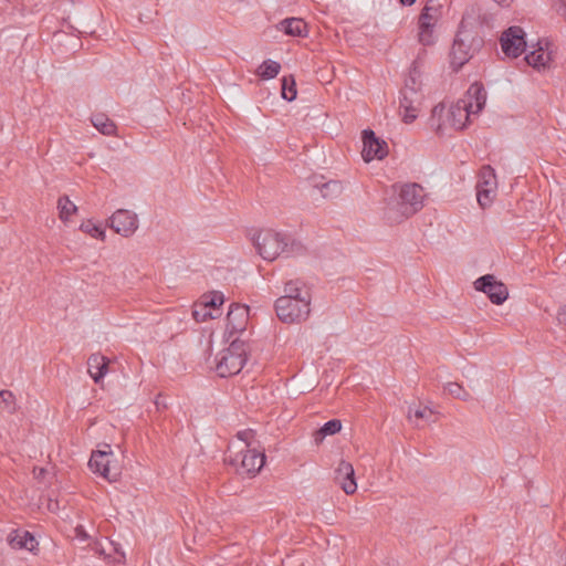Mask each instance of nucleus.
I'll return each mask as SVG.
<instances>
[{
  "instance_id": "obj_1",
  "label": "nucleus",
  "mask_w": 566,
  "mask_h": 566,
  "mask_svg": "<svg viewBox=\"0 0 566 566\" xmlns=\"http://www.w3.org/2000/svg\"><path fill=\"white\" fill-rule=\"evenodd\" d=\"M258 253L266 261H274L279 256L292 258L303 255L306 251L304 244L292 235L271 229L258 231L252 238Z\"/></svg>"
},
{
  "instance_id": "obj_2",
  "label": "nucleus",
  "mask_w": 566,
  "mask_h": 566,
  "mask_svg": "<svg viewBox=\"0 0 566 566\" xmlns=\"http://www.w3.org/2000/svg\"><path fill=\"white\" fill-rule=\"evenodd\" d=\"M423 200L424 190L420 185L406 184L401 186L397 199L389 203L386 216L395 222H400L421 210Z\"/></svg>"
},
{
  "instance_id": "obj_3",
  "label": "nucleus",
  "mask_w": 566,
  "mask_h": 566,
  "mask_svg": "<svg viewBox=\"0 0 566 566\" xmlns=\"http://www.w3.org/2000/svg\"><path fill=\"white\" fill-rule=\"evenodd\" d=\"M274 310L277 318L284 324H301L305 322L311 314V303L304 298L296 301L277 297L274 303Z\"/></svg>"
},
{
  "instance_id": "obj_4",
  "label": "nucleus",
  "mask_w": 566,
  "mask_h": 566,
  "mask_svg": "<svg viewBox=\"0 0 566 566\" xmlns=\"http://www.w3.org/2000/svg\"><path fill=\"white\" fill-rule=\"evenodd\" d=\"M224 461L234 467L239 474L254 475L263 468L265 454L255 449H244L234 457L227 454Z\"/></svg>"
},
{
  "instance_id": "obj_5",
  "label": "nucleus",
  "mask_w": 566,
  "mask_h": 566,
  "mask_svg": "<svg viewBox=\"0 0 566 566\" xmlns=\"http://www.w3.org/2000/svg\"><path fill=\"white\" fill-rule=\"evenodd\" d=\"M476 199L482 209L490 207L496 197L497 180L491 166H483L476 182Z\"/></svg>"
},
{
  "instance_id": "obj_6",
  "label": "nucleus",
  "mask_w": 566,
  "mask_h": 566,
  "mask_svg": "<svg viewBox=\"0 0 566 566\" xmlns=\"http://www.w3.org/2000/svg\"><path fill=\"white\" fill-rule=\"evenodd\" d=\"M469 41L470 34H464L461 31L457 34L453 41L450 53V64L455 72L473 56L472 43L476 42V45H480L482 42L480 39L475 40L474 38H471L470 44L468 43Z\"/></svg>"
},
{
  "instance_id": "obj_7",
  "label": "nucleus",
  "mask_w": 566,
  "mask_h": 566,
  "mask_svg": "<svg viewBox=\"0 0 566 566\" xmlns=\"http://www.w3.org/2000/svg\"><path fill=\"white\" fill-rule=\"evenodd\" d=\"M474 289L488 295L489 300L495 304H503L509 297L506 285L497 281L492 274H485L474 281Z\"/></svg>"
},
{
  "instance_id": "obj_8",
  "label": "nucleus",
  "mask_w": 566,
  "mask_h": 566,
  "mask_svg": "<svg viewBox=\"0 0 566 566\" xmlns=\"http://www.w3.org/2000/svg\"><path fill=\"white\" fill-rule=\"evenodd\" d=\"M502 51L509 57H517L526 50L525 32L518 25L506 29L500 38Z\"/></svg>"
},
{
  "instance_id": "obj_9",
  "label": "nucleus",
  "mask_w": 566,
  "mask_h": 566,
  "mask_svg": "<svg viewBox=\"0 0 566 566\" xmlns=\"http://www.w3.org/2000/svg\"><path fill=\"white\" fill-rule=\"evenodd\" d=\"M105 447L107 450L93 451L88 465L94 473H99L109 482H115L119 476V471L111 465V458L113 457L111 446L106 444Z\"/></svg>"
},
{
  "instance_id": "obj_10",
  "label": "nucleus",
  "mask_w": 566,
  "mask_h": 566,
  "mask_svg": "<svg viewBox=\"0 0 566 566\" xmlns=\"http://www.w3.org/2000/svg\"><path fill=\"white\" fill-rule=\"evenodd\" d=\"M363 150L361 156L366 163L374 159H382L388 154V145L384 139L376 136L375 132L367 128L361 133Z\"/></svg>"
},
{
  "instance_id": "obj_11",
  "label": "nucleus",
  "mask_w": 566,
  "mask_h": 566,
  "mask_svg": "<svg viewBox=\"0 0 566 566\" xmlns=\"http://www.w3.org/2000/svg\"><path fill=\"white\" fill-rule=\"evenodd\" d=\"M109 227L118 234L128 238L138 229V218L133 211L119 209L109 218Z\"/></svg>"
},
{
  "instance_id": "obj_12",
  "label": "nucleus",
  "mask_w": 566,
  "mask_h": 566,
  "mask_svg": "<svg viewBox=\"0 0 566 566\" xmlns=\"http://www.w3.org/2000/svg\"><path fill=\"white\" fill-rule=\"evenodd\" d=\"M334 481L346 494H354L357 490V483L352 463L342 460L334 471Z\"/></svg>"
},
{
  "instance_id": "obj_13",
  "label": "nucleus",
  "mask_w": 566,
  "mask_h": 566,
  "mask_svg": "<svg viewBox=\"0 0 566 566\" xmlns=\"http://www.w3.org/2000/svg\"><path fill=\"white\" fill-rule=\"evenodd\" d=\"M249 307L232 303L227 314V333L231 335L245 331Z\"/></svg>"
},
{
  "instance_id": "obj_14",
  "label": "nucleus",
  "mask_w": 566,
  "mask_h": 566,
  "mask_svg": "<svg viewBox=\"0 0 566 566\" xmlns=\"http://www.w3.org/2000/svg\"><path fill=\"white\" fill-rule=\"evenodd\" d=\"M245 363L243 358L221 350L217 357L216 370L220 377H229L240 373Z\"/></svg>"
},
{
  "instance_id": "obj_15",
  "label": "nucleus",
  "mask_w": 566,
  "mask_h": 566,
  "mask_svg": "<svg viewBox=\"0 0 566 566\" xmlns=\"http://www.w3.org/2000/svg\"><path fill=\"white\" fill-rule=\"evenodd\" d=\"M472 103L465 99H459L449 109V122L455 129H463L467 127L469 118L473 115Z\"/></svg>"
},
{
  "instance_id": "obj_16",
  "label": "nucleus",
  "mask_w": 566,
  "mask_h": 566,
  "mask_svg": "<svg viewBox=\"0 0 566 566\" xmlns=\"http://www.w3.org/2000/svg\"><path fill=\"white\" fill-rule=\"evenodd\" d=\"M8 544L13 549H27L32 552L38 546V541L32 533L25 530H13L7 537Z\"/></svg>"
},
{
  "instance_id": "obj_17",
  "label": "nucleus",
  "mask_w": 566,
  "mask_h": 566,
  "mask_svg": "<svg viewBox=\"0 0 566 566\" xmlns=\"http://www.w3.org/2000/svg\"><path fill=\"white\" fill-rule=\"evenodd\" d=\"M400 108H403V122L412 123L417 118L418 93L413 88H403L400 92Z\"/></svg>"
},
{
  "instance_id": "obj_18",
  "label": "nucleus",
  "mask_w": 566,
  "mask_h": 566,
  "mask_svg": "<svg viewBox=\"0 0 566 566\" xmlns=\"http://www.w3.org/2000/svg\"><path fill=\"white\" fill-rule=\"evenodd\" d=\"M280 297L290 298L294 301L298 298H304L305 301L307 300L308 303L312 302V294L310 287H307L306 284L300 279L287 281L284 284L283 295H281Z\"/></svg>"
},
{
  "instance_id": "obj_19",
  "label": "nucleus",
  "mask_w": 566,
  "mask_h": 566,
  "mask_svg": "<svg viewBox=\"0 0 566 566\" xmlns=\"http://www.w3.org/2000/svg\"><path fill=\"white\" fill-rule=\"evenodd\" d=\"M463 99H465V102L472 103L471 109L473 111V114L480 113L486 102V92L483 84L479 82L471 84Z\"/></svg>"
},
{
  "instance_id": "obj_20",
  "label": "nucleus",
  "mask_w": 566,
  "mask_h": 566,
  "mask_svg": "<svg viewBox=\"0 0 566 566\" xmlns=\"http://www.w3.org/2000/svg\"><path fill=\"white\" fill-rule=\"evenodd\" d=\"M108 370V360L99 354H93L87 359V371L95 384H98Z\"/></svg>"
},
{
  "instance_id": "obj_21",
  "label": "nucleus",
  "mask_w": 566,
  "mask_h": 566,
  "mask_svg": "<svg viewBox=\"0 0 566 566\" xmlns=\"http://www.w3.org/2000/svg\"><path fill=\"white\" fill-rule=\"evenodd\" d=\"M279 30L292 36H306L307 25L300 18H287L280 22Z\"/></svg>"
},
{
  "instance_id": "obj_22",
  "label": "nucleus",
  "mask_w": 566,
  "mask_h": 566,
  "mask_svg": "<svg viewBox=\"0 0 566 566\" xmlns=\"http://www.w3.org/2000/svg\"><path fill=\"white\" fill-rule=\"evenodd\" d=\"M538 48L526 54L525 61L528 65L536 70H542L547 66L551 61V52H547L542 46V42L537 43Z\"/></svg>"
},
{
  "instance_id": "obj_23",
  "label": "nucleus",
  "mask_w": 566,
  "mask_h": 566,
  "mask_svg": "<svg viewBox=\"0 0 566 566\" xmlns=\"http://www.w3.org/2000/svg\"><path fill=\"white\" fill-rule=\"evenodd\" d=\"M92 125L103 135L113 136L116 133L115 123L105 114L99 113L91 117Z\"/></svg>"
},
{
  "instance_id": "obj_24",
  "label": "nucleus",
  "mask_w": 566,
  "mask_h": 566,
  "mask_svg": "<svg viewBox=\"0 0 566 566\" xmlns=\"http://www.w3.org/2000/svg\"><path fill=\"white\" fill-rule=\"evenodd\" d=\"M439 8L440 4L438 3V0H428L419 15V24H423L424 27L429 24L434 25L438 18L437 12Z\"/></svg>"
},
{
  "instance_id": "obj_25",
  "label": "nucleus",
  "mask_w": 566,
  "mask_h": 566,
  "mask_svg": "<svg viewBox=\"0 0 566 566\" xmlns=\"http://www.w3.org/2000/svg\"><path fill=\"white\" fill-rule=\"evenodd\" d=\"M315 187L325 199H335L343 192V185L338 180H328L321 185L316 184Z\"/></svg>"
},
{
  "instance_id": "obj_26",
  "label": "nucleus",
  "mask_w": 566,
  "mask_h": 566,
  "mask_svg": "<svg viewBox=\"0 0 566 566\" xmlns=\"http://www.w3.org/2000/svg\"><path fill=\"white\" fill-rule=\"evenodd\" d=\"M342 429V422L338 419H332L325 422L319 430L315 432L314 439L316 442L322 441L326 436H332L339 432Z\"/></svg>"
},
{
  "instance_id": "obj_27",
  "label": "nucleus",
  "mask_w": 566,
  "mask_h": 566,
  "mask_svg": "<svg viewBox=\"0 0 566 566\" xmlns=\"http://www.w3.org/2000/svg\"><path fill=\"white\" fill-rule=\"evenodd\" d=\"M296 82L292 75L283 76L281 80V96L287 102H292L296 98Z\"/></svg>"
},
{
  "instance_id": "obj_28",
  "label": "nucleus",
  "mask_w": 566,
  "mask_h": 566,
  "mask_svg": "<svg viewBox=\"0 0 566 566\" xmlns=\"http://www.w3.org/2000/svg\"><path fill=\"white\" fill-rule=\"evenodd\" d=\"M281 70L279 62L273 60H265L258 69V75L263 80L274 78Z\"/></svg>"
},
{
  "instance_id": "obj_29",
  "label": "nucleus",
  "mask_w": 566,
  "mask_h": 566,
  "mask_svg": "<svg viewBox=\"0 0 566 566\" xmlns=\"http://www.w3.org/2000/svg\"><path fill=\"white\" fill-rule=\"evenodd\" d=\"M57 209L60 211V219L66 221L72 214L77 211V207L69 199L67 196L59 198Z\"/></svg>"
},
{
  "instance_id": "obj_30",
  "label": "nucleus",
  "mask_w": 566,
  "mask_h": 566,
  "mask_svg": "<svg viewBox=\"0 0 566 566\" xmlns=\"http://www.w3.org/2000/svg\"><path fill=\"white\" fill-rule=\"evenodd\" d=\"M220 315V313H213L202 302L195 304L192 310V317L196 322H206L209 318H216Z\"/></svg>"
},
{
  "instance_id": "obj_31",
  "label": "nucleus",
  "mask_w": 566,
  "mask_h": 566,
  "mask_svg": "<svg viewBox=\"0 0 566 566\" xmlns=\"http://www.w3.org/2000/svg\"><path fill=\"white\" fill-rule=\"evenodd\" d=\"M421 72L418 66V60L413 61L409 71V76L406 80L403 88H413L416 93H418L420 88V78Z\"/></svg>"
},
{
  "instance_id": "obj_32",
  "label": "nucleus",
  "mask_w": 566,
  "mask_h": 566,
  "mask_svg": "<svg viewBox=\"0 0 566 566\" xmlns=\"http://www.w3.org/2000/svg\"><path fill=\"white\" fill-rule=\"evenodd\" d=\"M213 313H219V307L224 302V296L221 292H212L209 295H203L202 301Z\"/></svg>"
},
{
  "instance_id": "obj_33",
  "label": "nucleus",
  "mask_w": 566,
  "mask_h": 566,
  "mask_svg": "<svg viewBox=\"0 0 566 566\" xmlns=\"http://www.w3.org/2000/svg\"><path fill=\"white\" fill-rule=\"evenodd\" d=\"M444 391L463 401H469L471 399V395L458 382L446 384Z\"/></svg>"
},
{
  "instance_id": "obj_34",
  "label": "nucleus",
  "mask_w": 566,
  "mask_h": 566,
  "mask_svg": "<svg viewBox=\"0 0 566 566\" xmlns=\"http://www.w3.org/2000/svg\"><path fill=\"white\" fill-rule=\"evenodd\" d=\"M80 229L92 238L99 239L102 241L105 240V230L101 226L93 223L91 220L83 222Z\"/></svg>"
},
{
  "instance_id": "obj_35",
  "label": "nucleus",
  "mask_w": 566,
  "mask_h": 566,
  "mask_svg": "<svg viewBox=\"0 0 566 566\" xmlns=\"http://www.w3.org/2000/svg\"><path fill=\"white\" fill-rule=\"evenodd\" d=\"M224 352L231 353L239 358H243L247 361V344L239 338H234L231 340L228 348L223 349Z\"/></svg>"
},
{
  "instance_id": "obj_36",
  "label": "nucleus",
  "mask_w": 566,
  "mask_h": 566,
  "mask_svg": "<svg viewBox=\"0 0 566 566\" xmlns=\"http://www.w3.org/2000/svg\"><path fill=\"white\" fill-rule=\"evenodd\" d=\"M419 42L422 45H431L434 43L433 35V24H429L424 27L423 24H419V33H418Z\"/></svg>"
},
{
  "instance_id": "obj_37",
  "label": "nucleus",
  "mask_w": 566,
  "mask_h": 566,
  "mask_svg": "<svg viewBox=\"0 0 566 566\" xmlns=\"http://www.w3.org/2000/svg\"><path fill=\"white\" fill-rule=\"evenodd\" d=\"M0 407L10 413L15 411V399L10 390L0 391Z\"/></svg>"
},
{
  "instance_id": "obj_38",
  "label": "nucleus",
  "mask_w": 566,
  "mask_h": 566,
  "mask_svg": "<svg viewBox=\"0 0 566 566\" xmlns=\"http://www.w3.org/2000/svg\"><path fill=\"white\" fill-rule=\"evenodd\" d=\"M412 416L417 419H428L432 416V410L428 408H417L415 410L409 408L408 417L411 418Z\"/></svg>"
},
{
  "instance_id": "obj_39",
  "label": "nucleus",
  "mask_w": 566,
  "mask_h": 566,
  "mask_svg": "<svg viewBox=\"0 0 566 566\" xmlns=\"http://www.w3.org/2000/svg\"><path fill=\"white\" fill-rule=\"evenodd\" d=\"M239 440L245 443V449H251V440L254 438V431L251 429L242 430L237 433Z\"/></svg>"
},
{
  "instance_id": "obj_40",
  "label": "nucleus",
  "mask_w": 566,
  "mask_h": 566,
  "mask_svg": "<svg viewBox=\"0 0 566 566\" xmlns=\"http://www.w3.org/2000/svg\"><path fill=\"white\" fill-rule=\"evenodd\" d=\"M155 406H156V409L158 411L160 410H164V409H167L168 405H167V401L165 399V397H163L161 395H158L155 399Z\"/></svg>"
},
{
  "instance_id": "obj_41",
  "label": "nucleus",
  "mask_w": 566,
  "mask_h": 566,
  "mask_svg": "<svg viewBox=\"0 0 566 566\" xmlns=\"http://www.w3.org/2000/svg\"><path fill=\"white\" fill-rule=\"evenodd\" d=\"M557 319L566 328V304L558 311Z\"/></svg>"
},
{
  "instance_id": "obj_42",
  "label": "nucleus",
  "mask_w": 566,
  "mask_h": 566,
  "mask_svg": "<svg viewBox=\"0 0 566 566\" xmlns=\"http://www.w3.org/2000/svg\"><path fill=\"white\" fill-rule=\"evenodd\" d=\"M114 551L116 552V554L118 555L117 557H115V562L117 563H124L125 560V554L124 552H122L118 547V545H114Z\"/></svg>"
},
{
  "instance_id": "obj_43",
  "label": "nucleus",
  "mask_w": 566,
  "mask_h": 566,
  "mask_svg": "<svg viewBox=\"0 0 566 566\" xmlns=\"http://www.w3.org/2000/svg\"><path fill=\"white\" fill-rule=\"evenodd\" d=\"M399 1L402 6H408V7L412 6L416 2V0H399Z\"/></svg>"
},
{
  "instance_id": "obj_44",
  "label": "nucleus",
  "mask_w": 566,
  "mask_h": 566,
  "mask_svg": "<svg viewBox=\"0 0 566 566\" xmlns=\"http://www.w3.org/2000/svg\"><path fill=\"white\" fill-rule=\"evenodd\" d=\"M499 6L506 7L511 0H494Z\"/></svg>"
},
{
  "instance_id": "obj_45",
  "label": "nucleus",
  "mask_w": 566,
  "mask_h": 566,
  "mask_svg": "<svg viewBox=\"0 0 566 566\" xmlns=\"http://www.w3.org/2000/svg\"><path fill=\"white\" fill-rule=\"evenodd\" d=\"M439 108H440V106H439V105L434 106V108H433V114H436V113L438 112V109H439ZM442 108H443V107L441 106V109H442Z\"/></svg>"
},
{
  "instance_id": "obj_46",
  "label": "nucleus",
  "mask_w": 566,
  "mask_h": 566,
  "mask_svg": "<svg viewBox=\"0 0 566 566\" xmlns=\"http://www.w3.org/2000/svg\"><path fill=\"white\" fill-rule=\"evenodd\" d=\"M77 535L86 536V533L80 532V528H76Z\"/></svg>"
},
{
  "instance_id": "obj_47",
  "label": "nucleus",
  "mask_w": 566,
  "mask_h": 566,
  "mask_svg": "<svg viewBox=\"0 0 566 566\" xmlns=\"http://www.w3.org/2000/svg\"><path fill=\"white\" fill-rule=\"evenodd\" d=\"M77 535L86 536V533L80 532V528H76Z\"/></svg>"
},
{
  "instance_id": "obj_48",
  "label": "nucleus",
  "mask_w": 566,
  "mask_h": 566,
  "mask_svg": "<svg viewBox=\"0 0 566 566\" xmlns=\"http://www.w3.org/2000/svg\"><path fill=\"white\" fill-rule=\"evenodd\" d=\"M77 535L86 536V533L80 532V528H76Z\"/></svg>"
},
{
  "instance_id": "obj_49",
  "label": "nucleus",
  "mask_w": 566,
  "mask_h": 566,
  "mask_svg": "<svg viewBox=\"0 0 566 566\" xmlns=\"http://www.w3.org/2000/svg\"><path fill=\"white\" fill-rule=\"evenodd\" d=\"M77 535L86 536V533L80 532V528H76Z\"/></svg>"
},
{
  "instance_id": "obj_50",
  "label": "nucleus",
  "mask_w": 566,
  "mask_h": 566,
  "mask_svg": "<svg viewBox=\"0 0 566 566\" xmlns=\"http://www.w3.org/2000/svg\"><path fill=\"white\" fill-rule=\"evenodd\" d=\"M564 15H565V19H566V8L564 9Z\"/></svg>"
},
{
  "instance_id": "obj_51",
  "label": "nucleus",
  "mask_w": 566,
  "mask_h": 566,
  "mask_svg": "<svg viewBox=\"0 0 566 566\" xmlns=\"http://www.w3.org/2000/svg\"><path fill=\"white\" fill-rule=\"evenodd\" d=\"M564 2H565V6H564L565 8L564 9H566V0H564Z\"/></svg>"
}]
</instances>
